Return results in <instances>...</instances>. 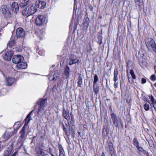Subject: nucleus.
<instances>
[{
    "label": "nucleus",
    "mask_w": 156,
    "mask_h": 156,
    "mask_svg": "<svg viewBox=\"0 0 156 156\" xmlns=\"http://www.w3.org/2000/svg\"><path fill=\"white\" fill-rule=\"evenodd\" d=\"M27 64L26 62H20L18 64L16 67L19 69H25L27 67Z\"/></svg>",
    "instance_id": "18"
},
{
    "label": "nucleus",
    "mask_w": 156,
    "mask_h": 156,
    "mask_svg": "<svg viewBox=\"0 0 156 156\" xmlns=\"http://www.w3.org/2000/svg\"><path fill=\"white\" fill-rule=\"evenodd\" d=\"M70 68L67 65H66L65 67L63 73V76L64 78L67 79L68 78L70 73Z\"/></svg>",
    "instance_id": "11"
},
{
    "label": "nucleus",
    "mask_w": 156,
    "mask_h": 156,
    "mask_svg": "<svg viewBox=\"0 0 156 156\" xmlns=\"http://www.w3.org/2000/svg\"><path fill=\"white\" fill-rule=\"evenodd\" d=\"M16 36L17 38L23 37L25 35V32L22 28L20 27L16 29Z\"/></svg>",
    "instance_id": "8"
},
{
    "label": "nucleus",
    "mask_w": 156,
    "mask_h": 156,
    "mask_svg": "<svg viewBox=\"0 0 156 156\" xmlns=\"http://www.w3.org/2000/svg\"><path fill=\"white\" fill-rule=\"evenodd\" d=\"M150 79L152 81H154L156 80V76L154 74H153L151 76Z\"/></svg>",
    "instance_id": "39"
},
{
    "label": "nucleus",
    "mask_w": 156,
    "mask_h": 156,
    "mask_svg": "<svg viewBox=\"0 0 156 156\" xmlns=\"http://www.w3.org/2000/svg\"><path fill=\"white\" fill-rule=\"evenodd\" d=\"M0 11L5 17L10 16L11 12L5 5H2L0 7Z\"/></svg>",
    "instance_id": "4"
},
{
    "label": "nucleus",
    "mask_w": 156,
    "mask_h": 156,
    "mask_svg": "<svg viewBox=\"0 0 156 156\" xmlns=\"http://www.w3.org/2000/svg\"><path fill=\"white\" fill-rule=\"evenodd\" d=\"M99 40L98 41V43L99 44H101L102 43V37H98Z\"/></svg>",
    "instance_id": "43"
},
{
    "label": "nucleus",
    "mask_w": 156,
    "mask_h": 156,
    "mask_svg": "<svg viewBox=\"0 0 156 156\" xmlns=\"http://www.w3.org/2000/svg\"><path fill=\"white\" fill-rule=\"evenodd\" d=\"M77 83L79 86L81 87V86L82 84V79L80 77H78V81Z\"/></svg>",
    "instance_id": "35"
},
{
    "label": "nucleus",
    "mask_w": 156,
    "mask_h": 156,
    "mask_svg": "<svg viewBox=\"0 0 156 156\" xmlns=\"http://www.w3.org/2000/svg\"><path fill=\"white\" fill-rule=\"evenodd\" d=\"M33 112V111H32L27 116L26 118L25 119V121H26L25 123H27L28 122V123L30 122V120L31 119L30 115Z\"/></svg>",
    "instance_id": "26"
},
{
    "label": "nucleus",
    "mask_w": 156,
    "mask_h": 156,
    "mask_svg": "<svg viewBox=\"0 0 156 156\" xmlns=\"http://www.w3.org/2000/svg\"><path fill=\"white\" fill-rule=\"evenodd\" d=\"M89 46H90V51L92 50V48L91 47V45H90V43H89Z\"/></svg>",
    "instance_id": "51"
},
{
    "label": "nucleus",
    "mask_w": 156,
    "mask_h": 156,
    "mask_svg": "<svg viewBox=\"0 0 156 156\" xmlns=\"http://www.w3.org/2000/svg\"><path fill=\"white\" fill-rule=\"evenodd\" d=\"M53 76H51V79H52V78H53Z\"/></svg>",
    "instance_id": "54"
},
{
    "label": "nucleus",
    "mask_w": 156,
    "mask_h": 156,
    "mask_svg": "<svg viewBox=\"0 0 156 156\" xmlns=\"http://www.w3.org/2000/svg\"><path fill=\"white\" fill-rule=\"evenodd\" d=\"M30 0H23V1L25 3H29V2Z\"/></svg>",
    "instance_id": "49"
},
{
    "label": "nucleus",
    "mask_w": 156,
    "mask_h": 156,
    "mask_svg": "<svg viewBox=\"0 0 156 156\" xmlns=\"http://www.w3.org/2000/svg\"><path fill=\"white\" fill-rule=\"evenodd\" d=\"M93 87L94 92L95 94L97 95L99 92V87L98 85H96V84H93Z\"/></svg>",
    "instance_id": "24"
},
{
    "label": "nucleus",
    "mask_w": 156,
    "mask_h": 156,
    "mask_svg": "<svg viewBox=\"0 0 156 156\" xmlns=\"http://www.w3.org/2000/svg\"><path fill=\"white\" fill-rule=\"evenodd\" d=\"M14 44V41L13 40H11L9 43V46H12Z\"/></svg>",
    "instance_id": "41"
},
{
    "label": "nucleus",
    "mask_w": 156,
    "mask_h": 156,
    "mask_svg": "<svg viewBox=\"0 0 156 156\" xmlns=\"http://www.w3.org/2000/svg\"><path fill=\"white\" fill-rule=\"evenodd\" d=\"M133 144L134 146L136 147L139 146V143L137 139L136 138H134L133 140Z\"/></svg>",
    "instance_id": "34"
},
{
    "label": "nucleus",
    "mask_w": 156,
    "mask_h": 156,
    "mask_svg": "<svg viewBox=\"0 0 156 156\" xmlns=\"http://www.w3.org/2000/svg\"><path fill=\"white\" fill-rule=\"evenodd\" d=\"M118 71L117 68H115L114 71V78L113 80L114 81H117L118 80Z\"/></svg>",
    "instance_id": "23"
},
{
    "label": "nucleus",
    "mask_w": 156,
    "mask_h": 156,
    "mask_svg": "<svg viewBox=\"0 0 156 156\" xmlns=\"http://www.w3.org/2000/svg\"><path fill=\"white\" fill-rule=\"evenodd\" d=\"M16 132V131H15V130L11 132L6 131L3 134V137L5 139L7 140Z\"/></svg>",
    "instance_id": "12"
},
{
    "label": "nucleus",
    "mask_w": 156,
    "mask_h": 156,
    "mask_svg": "<svg viewBox=\"0 0 156 156\" xmlns=\"http://www.w3.org/2000/svg\"><path fill=\"white\" fill-rule=\"evenodd\" d=\"M144 154H146L147 156H149V154L148 152L144 150V151L143 152Z\"/></svg>",
    "instance_id": "48"
},
{
    "label": "nucleus",
    "mask_w": 156,
    "mask_h": 156,
    "mask_svg": "<svg viewBox=\"0 0 156 156\" xmlns=\"http://www.w3.org/2000/svg\"><path fill=\"white\" fill-rule=\"evenodd\" d=\"M111 117L113 125L115 127L118 126L119 123L116 115L114 113L111 114Z\"/></svg>",
    "instance_id": "10"
},
{
    "label": "nucleus",
    "mask_w": 156,
    "mask_h": 156,
    "mask_svg": "<svg viewBox=\"0 0 156 156\" xmlns=\"http://www.w3.org/2000/svg\"><path fill=\"white\" fill-rule=\"evenodd\" d=\"M35 4L36 7L41 9L44 8L46 6V2L40 0L36 1Z\"/></svg>",
    "instance_id": "9"
},
{
    "label": "nucleus",
    "mask_w": 156,
    "mask_h": 156,
    "mask_svg": "<svg viewBox=\"0 0 156 156\" xmlns=\"http://www.w3.org/2000/svg\"><path fill=\"white\" fill-rule=\"evenodd\" d=\"M5 81L7 85H11L15 82V79L12 77L6 78L5 79Z\"/></svg>",
    "instance_id": "16"
},
{
    "label": "nucleus",
    "mask_w": 156,
    "mask_h": 156,
    "mask_svg": "<svg viewBox=\"0 0 156 156\" xmlns=\"http://www.w3.org/2000/svg\"><path fill=\"white\" fill-rule=\"evenodd\" d=\"M89 18L88 17H87L84 20L83 24L86 27H88L89 26Z\"/></svg>",
    "instance_id": "30"
},
{
    "label": "nucleus",
    "mask_w": 156,
    "mask_h": 156,
    "mask_svg": "<svg viewBox=\"0 0 156 156\" xmlns=\"http://www.w3.org/2000/svg\"><path fill=\"white\" fill-rule=\"evenodd\" d=\"M78 61V60L77 59H70V61L69 63V64L70 65H72L77 62Z\"/></svg>",
    "instance_id": "32"
},
{
    "label": "nucleus",
    "mask_w": 156,
    "mask_h": 156,
    "mask_svg": "<svg viewBox=\"0 0 156 156\" xmlns=\"http://www.w3.org/2000/svg\"><path fill=\"white\" fill-rule=\"evenodd\" d=\"M28 124V122L25 123L20 132V136L19 138L21 139V140L23 139H25L28 134V133L26 134L25 132V129L27 127Z\"/></svg>",
    "instance_id": "5"
},
{
    "label": "nucleus",
    "mask_w": 156,
    "mask_h": 156,
    "mask_svg": "<svg viewBox=\"0 0 156 156\" xmlns=\"http://www.w3.org/2000/svg\"><path fill=\"white\" fill-rule=\"evenodd\" d=\"M154 85L156 87V82L154 84Z\"/></svg>",
    "instance_id": "53"
},
{
    "label": "nucleus",
    "mask_w": 156,
    "mask_h": 156,
    "mask_svg": "<svg viewBox=\"0 0 156 156\" xmlns=\"http://www.w3.org/2000/svg\"><path fill=\"white\" fill-rule=\"evenodd\" d=\"M13 53L11 51L7 50L2 55L3 58L6 61L10 60Z\"/></svg>",
    "instance_id": "6"
},
{
    "label": "nucleus",
    "mask_w": 156,
    "mask_h": 156,
    "mask_svg": "<svg viewBox=\"0 0 156 156\" xmlns=\"http://www.w3.org/2000/svg\"><path fill=\"white\" fill-rule=\"evenodd\" d=\"M98 77L96 74H95L94 76V80L93 84H96L97 82L98 81Z\"/></svg>",
    "instance_id": "36"
},
{
    "label": "nucleus",
    "mask_w": 156,
    "mask_h": 156,
    "mask_svg": "<svg viewBox=\"0 0 156 156\" xmlns=\"http://www.w3.org/2000/svg\"><path fill=\"white\" fill-rule=\"evenodd\" d=\"M31 15L37 11V9L33 5H30L27 7Z\"/></svg>",
    "instance_id": "17"
},
{
    "label": "nucleus",
    "mask_w": 156,
    "mask_h": 156,
    "mask_svg": "<svg viewBox=\"0 0 156 156\" xmlns=\"http://www.w3.org/2000/svg\"><path fill=\"white\" fill-rule=\"evenodd\" d=\"M47 99H41L37 102V104L39 105L40 107L45 108L47 105Z\"/></svg>",
    "instance_id": "14"
},
{
    "label": "nucleus",
    "mask_w": 156,
    "mask_h": 156,
    "mask_svg": "<svg viewBox=\"0 0 156 156\" xmlns=\"http://www.w3.org/2000/svg\"><path fill=\"white\" fill-rule=\"evenodd\" d=\"M28 3H25L24 2H22L20 4V7L21 8H23L25 7V6H27V5H28Z\"/></svg>",
    "instance_id": "38"
},
{
    "label": "nucleus",
    "mask_w": 156,
    "mask_h": 156,
    "mask_svg": "<svg viewBox=\"0 0 156 156\" xmlns=\"http://www.w3.org/2000/svg\"><path fill=\"white\" fill-rule=\"evenodd\" d=\"M144 102H146V103H150V100H148V99L146 97L144 98Z\"/></svg>",
    "instance_id": "44"
},
{
    "label": "nucleus",
    "mask_w": 156,
    "mask_h": 156,
    "mask_svg": "<svg viewBox=\"0 0 156 156\" xmlns=\"http://www.w3.org/2000/svg\"><path fill=\"white\" fill-rule=\"evenodd\" d=\"M108 146V150L111 154V156H114V155L113 154V144L111 142H110L109 143Z\"/></svg>",
    "instance_id": "22"
},
{
    "label": "nucleus",
    "mask_w": 156,
    "mask_h": 156,
    "mask_svg": "<svg viewBox=\"0 0 156 156\" xmlns=\"http://www.w3.org/2000/svg\"><path fill=\"white\" fill-rule=\"evenodd\" d=\"M48 76H49V79L50 80L52 81L54 80H56V79L57 78V77L58 76L55 75V74L53 75V78L52 79H51V74H49L48 75Z\"/></svg>",
    "instance_id": "33"
},
{
    "label": "nucleus",
    "mask_w": 156,
    "mask_h": 156,
    "mask_svg": "<svg viewBox=\"0 0 156 156\" xmlns=\"http://www.w3.org/2000/svg\"><path fill=\"white\" fill-rule=\"evenodd\" d=\"M136 4L138 6H142L143 4V0H134Z\"/></svg>",
    "instance_id": "29"
},
{
    "label": "nucleus",
    "mask_w": 156,
    "mask_h": 156,
    "mask_svg": "<svg viewBox=\"0 0 156 156\" xmlns=\"http://www.w3.org/2000/svg\"><path fill=\"white\" fill-rule=\"evenodd\" d=\"M24 58L23 56L19 55L14 56L12 58L13 62L17 64L20 62H22Z\"/></svg>",
    "instance_id": "7"
},
{
    "label": "nucleus",
    "mask_w": 156,
    "mask_h": 156,
    "mask_svg": "<svg viewBox=\"0 0 156 156\" xmlns=\"http://www.w3.org/2000/svg\"><path fill=\"white\" fill-rule=\"evenodd\" d=\"M128 80H129V78L128 77Z\"/></svg>",
    "instance_id": "56"
},
{
    "label": "nucleus",
    "mask_w": 156,
    "mask_h": 156,
    "mask_svg": "<svg viewBox=\"0 0 156 156\" xmlns=\"http://www.w3.org/2000/svg\"><path fill=\"white\" fill-rule=\"evenodd\" d=\"M17 153V152H15L14 154H12V155H11V156H16V154Z\"/></svg>",
    "instance_id": "50"
},
{
    "label": "nucleus",
    "mask_w": 156,
    "mask_h": 156,
    "mask_svg": "<svg viewBox=\"0 0 156 156\" xmlns=\"http://www.w3.org/2000/svg\"><path fill=\"white\" fill-rule=\"evenodd\" d=\"M1 35H2V34H1L0 33V36H1Z\"/></svg>",
    "instance_id": "55"
},
{
    "label": "nucleus",
    "mask_w": 156,
    "mask_h": 156,
    "mask_svg": "<svg viewBox=\"0 0 156 156\" xmlns=\"http://www.w3.org/2000/svg\"><path fill=\"white\" fill-rule=\"evenodd\" d=\"M130 73L131 74V76L133 79H136V76L135 75L132 69H131L130 71Z\"/></svg>",
    "instance_id": "37"
},
{
    "label": "nucleus",
    "mask_w": 156,
    "mask_h": 156,
    "mask_svg": "<svg viewBox=\"0 0 156 156\" xmlns=\"http://www.w3.org/2000/svg\"><path fill=\"white\" fill-rule=\"evenodd\" d=\"M146 79L144 78H142L141 79V82L143 84H144L146 83Z\"/></svg>",
    "instance_id": "45"
},
{
    "label": "nucleus",
    "mask_w": 156,
    "mask_h": 156,
    "mask_svg": "<svg viewBox=\"0 0 156 156\" xmlns=\"http://www.w3.org/2000/svg\"><path fill=\"white\" fill-rule=\"evenodd\" d=\"M117 81H114V87L115 88H117L118 87L119 83L117 82Z\"/></svg>",
    "instance_id": "42"
},
{
    "label": "nucleus",
    "mask_w": 156,
    "mask_h": 156,
    "mask_svg": "<svg viewBox=\"0 0 156 156\" xmlns=\"http://www.w3.org/2000/svg\"><path fill=\"white\" fill-rule=\"evenodd\" d=\"M12 150L10 148H8L4 151L3 156H9L11 153Z\"/></svg>",
    "instance_id": "28"
},
{
    "label": "nucleus",
    "mask_w": 156,
    "mask_h": 156,
    "mask_svg": "<svg viewBox=\"0 0 156 156\" xmlns=\"http://www.w3.org/2000/svg\"><path fill=\"white\" fill-rule=\"evenodd\" d=\"M101 156H105V154L104 153L102 152L101 154Z\"/></svg>",
    "instance_id": "52"
},
{
    "label": "nucleus",
    "mask_w": 156,
    "mask_h": 156,
    "mask_svg": "<svg viewBox=\"0 0 156 156\" xmlns=\"http://www.w3.org/2000/svg\"><path fill=\"white\" fill-rule=\"evenodd\" d=\"M148 97L151 100V103L150 104V105H151L152 104L156 102V101L152 95H148Z\"/></svg>",
    "instance_id": "31"
},
{
    "label": "nucleus",
    "mask_w": 156,
    "mask_h": 156,
    "mask_svg": "<svg viewBox=\"0 0 156 156\" xmlns=\"http://www.w3.org/2000/svg\"><path fill=\"white\" fill-rule=\"evenodd\" d=\"M28 9V8L27 7L23 10L22 12V14L23 15L25 16L28 17L31 15Z\"/></svg>",
    "instance_id": "21"
},
{
    "label": "nucleus",
    "mask_w": 156,
    "mask_h": 156,
    "mask_svg": "<svg viewBox=\"0 0 156 156\" xmlns=\"http://www.w3.org/2000/svg\"><path fill=\"white\" fill-rule=\"evenodd\" d=\"M146 44L148 50L150 51H154L156 54V44L153 39L147 42Z\"/></svg>",
    "instance_id": "1"
},
{
    "label": "nucleus",
    "mask_w": 156,
    "mask_h": 156,
    "mask_svg": "<svg viewBox=\"0 0 156 156\" xmlns=\"http://www.w3.org/2000/svg\"><path fill=\"white\" fill-rule=\"evenodd\" d=\"M151 86L152 87V85H151Z\"/></svg>",
    "instance_id": "58"
},
{
    "label": "nucleus",
    "mask_w": 156,
    "mask_h": 156,
    "mask_svg": "<svg viewBox=\"0 0 156 156\" xmlns=\"http://www.w3.org/2000/svg\"><path fill=\"white\" fill-rule=\"evenodd\" d=\"M136 148L140 152H143L144 151V150L143 149V148L139 146V145L136 147Z\"/></svg>",
    "instance_id": "40"
},
{
    "label": "nucleus",
    "mask_w": 156,
    "mask_h": 156,
    "mask_svg": "<svg viewBox=\"0 0 156 156\" xmlns=\"http://www.w3.org/2000/svg\"><path fill=\"white\" fill-rule=\"evenodd\" d=\"M3 147V146L2 144V142L0 141V151L2 150Z\"/></svg>",
    "instance_id": "46"
},
{
    "label": "nucleus",
    "mask_w": 156,
    "mask_h": 156,
    "mask_svg": "<svg viewBox=\"0 0 156 156\" xmlns=\"http://www.w3.org/2000/svg\"><path fill=\"white\" fill-rule=\"evenodd\" d=\"M59 156H64V151L63 148L61 145H59Z\"/></svg>",
    "instance_id": "25"
},
{
    "label": "nucleus",
    "mask_w": 156,
    "mask_h": 156,
    "mask_svg": "<svg viewBox=\"0 0 156 156\" xmlns=\"http://www.w3.org/2000/svg\"><path fill=\"white\" fill-rule=\"evenodd\" d=\"M62 125L65 134L67 136H69L70 135V127L69 122H64L62 123Z\"/></svg>",
    "instance_id": "3"
},
{
    "label": "nucleus",
    "mask_w": 156,
    "mask_h": 156,
    "mask_svg": "<svg viewBox=\"0 0 156 156\" xmlns=\"http://www.w3.org/2000/svg\"><path fill=\"white\" fill-rule=\"evenodd\" d=\"M45 34V30L44 29L40 30L37 33V37H39V39L41 40L43 37L44 35Z\"/></svg>",
    "instance_id": "20"
},
{
    "label": "nucleus",
    "mask_w": 156,
    "mask_h": 156,
    "mask_svg": "<svg viewBox=\"0 0 156 156\" xmlns=\"http://www.w3.org/2000/svg\"><path fill=\"white\" fill-rule=\"evenodd\" d=\"M155 136L156 137V133H155Z\"/></svg>",
    "instance_id": "57"
},
{
    "label": "nucleus",
    "mask_w": 156,
    "mask_h": 156,
    "mask_svg": "<svg viewBox=\"0 0 156 156\" xmlns=\"http://www.w3.org/2000/svg\"><path fill=\"white\" fill-rule=\"evenodd\" d=\"M47 109H45V108L40 107L38 108L37 114L41 116H42L43 115L46 114Z\"/></svg>",
    "instance_id": "15"
},
{
    "label": "nucleus",
    "mask_w": 156,
    "mask_h": 156,
    "mask_svg": "<svg viewBox=\"0 0 156 156\" xmlns=\"http://www.w3.org/2000/svg\"><path fill=\"white\" fill-rule=\"evenodd\" d=\"M153 105V107H154V110L155 111H156V102L155 103H154L152 105Z\"/></svg>",
    "instance_id": "47"
},
{
    "label": "nucleus",
    "mask_w": 156,
    "mask_h": 156,
    "mask_svg": "<svg viewBox=\"0 0 156 156\" xmlns=\"http://www.w3.org/2000/svg\"><path fill=\"white\" fill-rule=\"evenodd\" d=\"M11 10L14 12L16 13L19 11V7L18 3L16 2H13L12 4Z\"/></svg>",
    "instance_id": "13"
},
{
    "label": "nucleus",
    "mask_w": 156,
    "mask_h": 156,
    "mask_svg": "<svg viewBox=\"0 0 156 156\" xmlns=\"http://www.w3.org/2000/svg\"><path fill=\"white\" fill-rule=\"evenodd\" d=\"M47 22L46 18L43 15H38L35 20L36 23L38 26L41 25Z\"/></svg>",
    "instance_id": "2"
},
{
    "label": "nucleus",
    "mask_w": 156,
    "mask_h": 156,
    "mask_svg": "<svg viewBox=\"0 0 156 156\" xmlns=\"http://www.w3.org/2000/svg\"><path fill=\"white\" fill-rule=\"evenodd\" d=\"M150 103H145L144 105V108L146 111L149 110L150 108Z\"/></svg>",
    "instance_id": "27"
},
{
    "label": "nucleus",
    "mask_w": 156,
    "mask_h": 156,
    "mask_svg": "<svg viewBox=\"0 0 156 156\" xmlns=\"http://www.w3.org/2000/svg\"><path fill=\"white\" fill-rule=\"evenodd\" d=\"M62 115L63 117L67 120L68 121L69 120V112L68 110H65L64 109L62 112Z\"/></svg>",
    "instance_id": "19"
}]
</instances>
